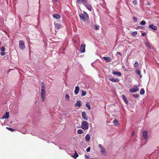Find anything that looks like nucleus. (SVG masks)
Returning a JSON list of instances; mask_svg holds the SVG:
<instances>
[{"label":"nucleus","mask_w":159,"mask_h":159,"mask_svg":"<svg viewBox=\"0 0 159 159\" xmlns=\"http://www.w3.org/2000/svg\"><path fill=\"white\" fill-rule=\"evenodd\" d=\"M109 80L112 81V82H119V80L118 78H116V79H114V78H110L109 79Z\"/></svg>","instance_id":"6ab92c4d"},{"label":"nucleus","mask_w":159,"mask_h":159,"mask_svg":"<svg viewBox=\"0 0 159 159\" xmlns=\"http://www.w3.org/2000/svg\"><path fill=\"white\" fill-rule=\"evenodd\" d=\"M146 24V22L144 20H142L140 23V24L141 25H144Z\"/></svg>","instance_id":"e433bc0d"},{"label":"nucleus","mask_w":159,"mask_h":159,"mask_svg":"<svg viewBox=\"0 0 159 159\" xmlns=\"http://www.w3.org/2000/svg\"><path fill=\"white\" fill-rule=\"evenodd\" d=\"M145 45L146 47L150 49H151V46L148 43H145Z\"/></svg>","instance_id":"f704fd0d"},{"label":"nucleus","mask_w":159,"mask_h":159,"mask_svg":"<svg viewBox=\"0 0 159 159\" xmlns=\"http://www.w3.org/2000/svg\"><path fill=\"white\" fill-rule=\"evenodd\" d=\"M85 45L82 44L80 48V51L81 53L84 52H85Z\"/></svg>","instance_id":"423d86ee"},{"label":"nucleus","mask_w":159,"mask_h":159,"mask_svg":"<svg viewBox=\"0 0 159 159\" xmlns=\"http://www.w3.org/2000/svg\"><path fill=\"white\" fill-rule=\"evenodd\" d=\"M66 100L69 101L70 99V96L68 94H66L65 95Z\"/></svg>","instance_id":"2f4dec72"},{"label":"nucleus","mask_w":159,"mask_h":159,"mask_svg":"<svg viewBox=\"0 0 159 159\" xmlns=\"http://www.w3.org/2000/svg\"><path fill=\"white\" fill-rule=\"evenodd\" d=\"M137 34V32L136 31L133 32L131 33V35L133 36H135Z\"/></svg>","instance_id":"c756f323"},{"label":"nucleus","mask_w":159,"mask_h":159,"mask_svg":"<svg viewBox=\"0 0 159 159\" xmlns=\"http://www.w3.org/2000/svg\"><path fill=\"white\" fill-rule=\"evenodd\" d=\"M6 129L11 132H13L15 131L14 129L8 127H7Z\"/></svg>","instance_id":"72a5a7b5"},{"label":"nucleus","mask_w":159,"mask_h":159,"mask_svg":"<svg viewBox=\"0 0 159 159\" xmlns=\"http://www.w3.org/2000/svg\"><path fill=\"white\" fill-rule=\"evenodd\" d=\"M90 11H91L92 10V7L87 2L84 5Z\"/></svg>","instance_id":"6e6552de"},{"label":"nucleus","mask_w":159,"mask_h":159,"mask_svg":"<svg viewBox=\"0 0 159 159\" xmlns=\"http://www.w3.org/2000/svg\"><path fill=\"white\" fill-rule=\"evenodd\" d=\"M113 122L115 125L118 126L119 125L118 121L116 119H115V120L113 121Z\"/></svg>","instance_id":"aec40b11"},{"label":"nucleus","mask_w":159,"mask_h":159,"mask_svg":"<svg viewBox=\"0 0 159 159\" xmlns=\"http://www.w3.org/2000/svg\"><path fill=\"white\" fill-rule=\"evenodd\" d=\"M81 128L84 130L87 129L89 128V123L86 121H83L81 124Z\"/></svg>","instance_id":"f257e3e1"},{"label":"nucleus","mask_w":159,"mask_h":159,"mask_svg":"<svg viewBox=\"0 0 159 159\" xmlns=\"http://www.w3.org/2000/svg\"><path fill=\"white\" fill-rule=\"evenodd\" d=\"M82 118L86 120H88V119L86 117L87 115L86 113L85 112H83L82 113Z\"/></svg>","instance_id":"ddd939ff"},{"label":"nucleus","mask_w":159,"mask_h":159,"mask_svg":"<svg viewBox=\"0 0 159 159\" xmlns=\"http://www.w3.org/2000/svg\"><path fill=\"white\" fill-rule=\"evenodd\" d=\"M98 146L100 149H101L103 147L102 146V145H101L100 144H99Z\"/></svg>","instance_id":"49530a36"},{"label":"nucleus","mask_w":159,"mask_h":159,"mask_svg":"<svg viewBox=\"0 0 159 159\" xmlns=\"http://www.w3.org/2000/svg\"><path fill=\"white\" fill-rule=\"evenodd\" d=\"M0 54L2 56H4L6 54L5 52H0Z\"/></svg>","instance_id":"ea45409f"},{"label":"nucleus","mask_w":159,"mask_h":159,"mask_svg":"<svg viewBox=\"0 0 159 159\" xmlns=\"http://www.w3.org/2000/svg\"><path fill=\"white\" fill-rule=\"evenodd\" d=\"M101 149V152L102 154L105 153L106 152V150L105 148L103 147Z\"/></svg>","instance_id":"393cba45"},{"label":"nucleus","mask_w":159,"mask_h":159,"mask_svg":"<svg viewBox=\"0 0 159 159\" xmlns=\"http://www.w3.org/2000/svg\"><path fill=\"white\" fill-rule=\"evenodd\" d=\"M99 26L98 25H94V28L95 30H97L99 29Z\"/></svg>","instance_id":"4c0bfd02"},{"label":"nucleus","mask_w":159,"mask_h":159,"mask_svg":"<svg viewBox=\"0 0 159 159\" xmlns=\"http://www.w3.org/2000/svg\"><path fill=\"white\" fill-rule=\"evenodd\" d=\"M89 157L88 156H85V158H87V159H88V158H89Z\"/></svg>","instance_id":"3c124183"},{"label":"nucleus","mask_w":159,"mask_h":159,"mask_svg":"<svg viewBox=\"0 0 159 159\" xmlns=\"http://www.w3.org/2000/svg\"><path fill=\"white\" fill-rule=\"evenodd\" d=\"M9 117V113L8 112H6V114L5 115H4L2 117V119H4L7 118L8 119Z\"/></svg>","instance_id":"a211bd4d"},{"label":"nucleus","mask_w":159,"mask_h":159,"mask_svg":"<svg viewBox=\"0 0 159 159\" xmlns=\"http://www.w3.org/2000/svg\"><path fill=\"white\" fill-rule=\"evenodd\" d=\"M135 72L136 74L139 75L140 76V78H141L142 77V75L141 74V71L139 70H137L135 71Z\"/></svg>","instance_id":"412c9836"},{"label":"nucleus","mask_w":159,"mask_h":159,"mask_svg":"<svg viewBox=\"0 0 159 159\" xmlns=\"http://www.w3.org/2000/svg\"><path fill=\"white\" fill-rule=\"evenodd\" d=\"M74 154H75L74 155L72 156V157H74L76 158V157H77L78 156V155L77 154V152H76V151H75V153H74Z\"/></svg>","instance_id":"c9c22d12"},{"label":"nucleus","mask_w":159,"mask_h":159,"mask_svg":"<svg viewBox=\"0 0 159 159\" xmlns=\"http://www.w3.org/2000/svg\"><path fill=\"white\" fill-rule=\"evenodd\" d=\"M103 58L106 62H108L111 61V58L109 57H104Z\"/></svg>","instance_id":"4468645a"},{"label":"nucleus","mask_w":159,"mask_h":159,"mask_svg":"<svg viewBox=\"0 0 159 159\" xmlns=\"http://www.w3.org/2000/svg\"><path fill=\"white\" fill-rule=\"evenodd\" d=\"M145 93V91L143 89H141L140 91V93L141 95H143Z\"/></svg>","instance_id":"cd10ccee"},{"label":"nucleus","mask_w":159,"mask_h":159,"mask_svg":"<svg viewBox=\"0 0 159 159\" xmlns=\"http://www.w3.org/2000/svg\"><path fill=\"white\" fill-rule=\"evenodd\" d=\"M1 49L2 51L4 52L5 51L6 49L4 47H2L1 48Z\"/></svg>","instance_id":"58836bf2"},{"label":"nucleus","mask_w":159,"mask_h":159,"mask_svg":"<svg viewBox=\"0 0 159 159\" xmlns=\"http://www.w3.org/2000/svg\"><path fill=\"white\" fill-rule=\"evenodd\" d=\"M78 134H81L83 133V131L82 129H79L77 131Z\"/></svg>","instance_id":"7c9ffc66"},{"label":"nucleus","mask_w":159,"mask_h":159,"mask_svg":"<svg viewBox=\"0 0 159 159\" xmlns=\"http://www.w3.org/2000/svg\"><path fill=\"white\" fill-rule=\"evenodd\" d=\"M139 29H143V27L141 26H140L138 27Z\"/></svg>","instance_id":"de8ad7c7"},{"label":"nucleus","mask_w":159,"mask_h":159,"mask_svg":"<svg viewBox=\"0 0 159 159\" xmlns=\"http://www.w3.org/2000/svg\"><path fill=\"white\" fill-rule=\"evenodd\" d=\"M86 140L87 141H89L90 140V137L89 134H87L85 137Z\"/></svg>","instance_id":"5701e85b"},{"label":"nucleus","mask_w":159,"mask_h":159,"mask_svg":"<svg viewBox=\"0 0 159 159\" xmlns=\"http://www.w3.org/2000/svg\"><path fill=\"white\" fill-rule=\"evenodd\" d=\"M148 27L149 28L152 29L154 30H156L157 29V27L153 24H152V25H149L148 26Z\"/></svg>","instance_id":"1a4fd4ad"},{"label":"nucleus","mask_w":159,"mask_h":159,"mask_svg":"<svg viewBox=\"0 0 159 159\" xmlns=\"http://www.w3.org/2000/svg\"><path fill=\"white\" fill-rule=\"evenodd\" d=\"M86 107H88L89 109L90 110L91 109V107L89 103L88 102H87L86 104Z\"/></svg>","instance_id":"a878e982"},{"label":"nucleus","mask_w":159,"mask_h":159,"mask_svg":"<svg viewBox=\"0 0 159 159\" xmlns=\"http://www.w3.org/2000/svg\"><path fill=\"white\" fill-rule=\"evenodd\" d=\"M90 150V147H89L88 148H87L86 151L87 152H89Z\"/></svg>","instance_id":"37998d69"},{"label":"nucleus","mask_w":159,"mask_h":159,"mask_svg":"<svg viewBox=\"0 0 159 159\" xmlns=\"http://www.w3.org/2000/svg\"><path fill=\"white\" fill-rule=\"evenodd\" d=\"M77 103H76L75 106V107H80L82 105V102L80 100H77L76 101Z\"/></svg>","instance_id":"9d476101"},{"label":"nucleus","mask_w":159,"mask_h":159,"mask_svg":"<svg viewBox=\"0 0 159 159\" xmlns=\"http://www.w3.org/2000/svg\"><path fill=\"white\" fill-rule=\"evenodd\" d=\"M45 94H46V92L45 90H41V98L42 99V102H43L44 101L45 99Z\"/></svg>","instance_id":"7ed1b4c3"},{"label":"nucleus","mask_w":159,"mask_h":159,"mask_svg":"<svg viewBox=\"0 0 159 159\" xmlns=\"http://www.w3.org/2000/svg\"><path fill=\"white\" fill-rule=\"evenodd\" d=\"M81 92H82V93L81 94V96H82V97L86 95V92L85 91L82 90V91H81Z\"/></svg>","instance_id":"473e14b6"},{"label":"nucleus","mask_w":159,"mask_h":159,"mask_svg":"<svg viewBox=\"0 0 159 159\" xmlns=\"http://www.w3.org/2000/svg\"><path fill=\"white\" fill-rule=\"evenodd\" d=\"M133 20L134 21V22L136 21L137 20V18L134 16L133 17Z\"/></svg>","instance_id":"a19ab883"},{"label":"nucleus","mask_w":159,"mask_h":159,"mask_svg":"<svg viewBox=\"0 0 159 159\" xmlns=\"http://www.w3.org/2000/svg\"><path fill=\"white\" fill-rule=\"evenodd\" d=\"M87 0H77L76 3L79 5L82 3L84 5L87 2Z\"/></svg>","instance_id":"20e7f679"},{"label":"nucleus","mask_w":159,"mask_h":159,"mask_svg":"<svg viewBox=\"0 0 159 159\" xmlns=\"http://www.w3.org/2000/svg\"><path fill=\"white\" fill-rule=\"evenodd\" d=\"M139 63L138 62L136 61L134 65V67L136 68H138L139 67Z\"/></svg>","instance_id":"bb28decb"},{"label":"nucleus","mask_w":159,"mask_h":159,"mask_svg":"<svg viewBox=\"0 0 159 159\" xmlns=\"http://www.w3.org/2000/svg\"><path fill=\"white\" fill-rule=\"evenodd\" d=\"M134 132H133L132 133V136H133L134 135Z\"/></svg>","instance_id":"8fccbe9b"},{"label":"nucleus","mask_w":159,"mask_h":159,"mask_svg":"<svg viewBox=\"0 0 159 159\" xmlns=\"http://www.w3.org/2000/svg\"><path fill=\"white\" fill-rule=\"evenodd\" d=\"M141 35L143 36H145L146 35V33H142Z\"/></svg>","instance_id":"a18cd8bd"},{"label":"nucleus","mask_w":159,"mask_h":159,"mask_svg":"<svg viewBox=\"0 0 159 159\" xmlns=\"http://www.w3.org/2000/svg\"><path fill=\"white\" fill-rule=\"evenodd\" d=\"M137 2L136 0H134L133 2V3L134 5H136L137 4Z\"/></svg>","instance_id":"79ce46f5"},{"label":"nucleus","mask_w":159,"mask_h":159,"mask_svg":"<svg viewBox=\"0 0 159 159\" xmlns=\"http://www.w3.org/2000/svg\"><path fill=\"white\" fill-rule=\"evenodd\" d=\"M19 46L20 49H24L25 47L24 42L22 40H20L19 41Z\"/></svg>","instance_id":"f03ea898"},{"label":"nucleus","mask_w":159,"mask_h":159,"mask_svg":"<svg viewBox=\"0 0 159 159\" xmlns=\"http://www.w3.org/2000/svg\"><path fill=\"white\" fill-rule=\"evenodd\" d=\"M79 16L81 20H83L84 22L85 21V19L84 17V14H80L79 15Z\"/></svg>","instance_id":"9b49d317"},{"label":"nucleus","mask_w":159,"mask_h":159,"mask_svg":"<svg viewBox=\"0 0 159 159\" xmlns=\"http://www.w3.org/2000/svg\"><path fill=\"white\" fill-rule=\"evenodd\" d=\"M134 88L130 89L129 90L130 92L132 93H136L139 89L137 86H134Z\"/></svg>","instance_id":"39448f33"},{"label":"nucleus","mask_w":159,"mask_h":159,"mask_svg":"<svg viewBox=\"0 0 159 159\" xmlns=\"http://www.w3.org/2000/svg\"><path fill=\"white\" fill-rule=\"evenodd\" d=\"M133 96L135 98H137L139 97V95L138 94H134Z\"/></svg>","instance_id":"c03bdc74"},{"label":"nucleus","mask_w":159,"mask_h":159,"mask_svg":"<svg viewBox=\"0 0 159 159\" xmlns=\"http://www.w3.org/2000/svg\"><path fill=\"white\" fill-rule=\"evenodd\" d=\"M143 136L144 138L147 139L148 138V132L144 130L143 132Z\"/></svg>","instance_id":"0eeeda50"},{"label":"nucleus","mask_w":159,"mask_h":159,"mask_svg":"<svg viewBox=\"0 0 159 159\" xmlns=\"http://www.w3.org/2000/svg\"><path fill=\"white\" fill-rule=\"evenodd\" d=\"M41 90H45V85L43 83V82H42L41 83Z\"/></svg>","instance_id":"b1692460"},{"label":"nucleus","mask_w":159,"mask_h":159,"mask_svg":"<svg viewBox=\"0 0 159 159\" xmlns=\"http://www.w3.org/2000/svg\"><path fill=\"white\" fill-rule=\"evenodd\" d=\"M55 1L56 2H57V0H55Z\"/></svg>","instance_id":"603ef678"},{"label":"nucleus","mask_w":159,"mask_h":159,"mask_svg":"<svg viewBox=\"0 0 159 159\" xmlns=\"http://www.w3.org/2000/svg\"><path fill=\"white\" fill-rule=\"evenodd\" d=\"M122 97L123 100L124 101L125 103L126 104H127L128 103V101L125 96L124 94H123L122 96Z\"/></svg>","instance_id":"f3484780"},{"label":"nucleus","mask_w":159,"mask_h":159,"mask_svg":"<svg viewBox=\"0 0 159 159\" xmlns=\"http://www.w3.org/2000/svg\"><path fill=\"white\" fill-rule=\"evenodd\" d=\"M84 17L85 20L86 19H87L88 18H89V16L88 14L85 11L84 12Z\"/></svg>","instance_id":"c85d7f7f"},{"label":"nucleus","mask_w":159,"mask_h":159,"mask_svg":"<svg viewBox=\"0 0 159 159\" xmlns=\"http://www.w3.org/2000/svg\"><path fill=\"white\" fill-rule=\"evenodd\" d=\"M53 17L54 18L57 20H59L61 18L60 16L59 15L57 14H54L53 15Z\"/></svg>","instance_id":"2eb2a0df"},{"label":"nucleus","mask_w":159,"mask_h":159,"mask_svg":"<svg viewBox=\"0 0 159 159\" xmlns=\"http://www.w3.org/2000/svg\"><path fill=\"white\" fill-rule=\"evenodd\" d=\"M112 73L115 75H118L119 76H120L121 75V73L118 71H113Z\"/></svg>","instance_id":"4be33fe9"},{"label":"nucleus","mask_w":159,"mask_h":159,"mask_svg":"<svg viewBox=\"0 0 159 159\" xmlns=\"http://www.w3.org/2000/svg\"><path fill=\"white\" fill-rule=\"evenodd\" d=\"M80 90V88L79 87L76 86L75 87V95H77L78 93L79 92Z\"/></svg>","instance_id":"dca6fc26"},{"label":"nucleus","mask_w":159,"mask_h":159,"mask_svg":"<svg viewBox=\"0 0 159 159\" xmlns=\"http://www.w3.org/2000/svg\"><path fill=\"white\" fill-rule=\"evenodd\" d=\"M54 25H55V28L59 29L61 27V24L59 23H57L56 22H54Z\"/></svg>","instance_id":"f8f14e48"},{"label":"nucleus","mask_w":159,"mask_h":159,"mask_svg":"<svg viewBox=\"0 0 159 159\" xmlns=\"http://www.w3.org/2000/svg\"><path fill=\"white\" fill-rule=\"evenodd\" d=\"M117 54H118L119 55H120V56H122V54L120 52H117Z\"/></svg>","instance_id":"09e8293b"}]
</instances>
